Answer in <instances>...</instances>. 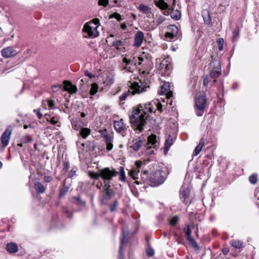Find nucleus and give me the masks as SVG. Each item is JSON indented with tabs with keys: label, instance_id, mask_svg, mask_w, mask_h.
<instances>
[{
	"label": "nucleus",
	"instance_id": "obj_12",
	"mask_svg": "<svg viewBox=\"0 0 259 259\" xmlns=\"http://www.w3.org/2000/svg\"><path fill=\"white\" fill-rule=\"evenodd\" d=\"M184 231L187 236V240L189 241V243H190L194 248L198 249L199 246L197 243L191 236V230L190 226L187 225L186 227L184 228Z\"/></svg>",
	"mask_w": 259,
	"mask_h": 259
},
{
	"label": "nucleus",
	"instance_id": "obj_59",
	"mask_svg": "<svg viewBox=\"0 0 259 259\" xmlns=\"http://www.w3.org/2000/svg\"><path fill=\"white\" fill-rule=\"evenodd\" d=\"M62 87L61 84H55L52 86V89L53 92H57Z\"/></svg>",
	"mask_w": 259,
	"mask_h": 259
},
{
	"label": "nucleus",
	"instance_id": "obj_35",
	"mask_svg": "<svg viewBox=\"0 0 259 259\" xmlns=\"http://www.w3.org/2000/svg\"><path fill=\"white\" fill-rule=\"evenodd\" d=\"M118 172V174H119V180L125 182L126 177L124 167L123 166H120L119 168V171Z\"/></svg>",
	"mask_w": 259,
	"mask_h": 259
},
{
	"label": "nucleus",
	"instance_id": "obj_36",
	"mask_svg": "<svg viewBox=\"0 0 259 259\" xmlns=\"http://www.w3.org/2000/svg\"><path fill=\"white\" fill-rule=\"evenodd\" d=\"M69 190V187L66 186L65 182H64L63 186L60 189L59 197H64Z\"/></svg>",
	"mask_w": 259,
	"mask_h": 259
},
{
	"label": "nucleus",
	"instance_id": "obj_51",
	"mask_svg": "<svg viewBox=\"0 0 259 259\" xmlns=\"http://www.w3.org/2000/svg\"><path fill=\"white\" fill-rule=\"evenodd\" d=\"M77 168L76 166H73L72 167L71 170L69 171L68 174V178H71L74 176L76 175V171L77 170Z\"/></svg>",
	"mask_w": 259,
	"mask_h": 259
},
{
	"label": "nucleus",
	"instance_id": "obj_54",
	"mask_svg": "<svg viewBox=\"0 0 259 259\" xmlns=\"http://www.w3.org/2000/svg\"><path fill=\"white\" fill-rule=\"evenodd\" d=\"M217 41L219 46V50L220 51L222 50L223 49L224 39L222 38H219Z\"/></svg>",
	"mask_w": 259,
	"mask_h": 259
},
{
	"label": "nucleus",
	"instance_id": "obj_26",
	"mask_svg": "<svg viewBox=\"0 0 259 259\" xmlns=\"http://www.w3.org/2000/svg\"><path fill=\"white\" fill-rule=\"evenodd\" d=\"M6 250L10 253H15L18 250V246L16 243H9L6 246Z\"/></svg>",
	"mask_w": 259,
	"mask_h": 259
},
{
	"label": "nucleus",
	"instance_id": "obj_22",
	"mask_svg": "<svg viewBox=\"0 0 259 259\" xmlns=\"http://www.w3.org/2000/svg\"><path fill=\"white\" fill-rule=\"evenodd\" d=\"M157 139L155 135H151L148 137L147 144V148H151L152 146L155 147L157 146Z\"/></svg>",
	"mask_w": 259,
	"mask_h": 259
},
{
	"label": "nucleus",
	"instance_id": "obj_53",
	"mask_svg": "<svg viewBox=\"0 0 259 259\" xmlns=\"http://www.w3.org/2000/svg\"><path fill=\"white\" fill-rule=\"evenodd\" d=\"M168 30L169 32H172L173 33L175 32L177 34L178 33V28L176 25H170L168 27Z\"/></svg>",
	"mask_w": 259,
	"mask_h": 259
},
{
	"label": "nucleus",
	"instance_id": "obj_10",
	"mask_svg": "<svg viewBox=\"0 0 259 259\" xmlns=\"http://www.w3.org/2000/svg\"><path fill=\"white\" fill-rule=\"evenodd\" d=\"M114 127L115 130L118 133L120 134L123 137L125 136L126 134L127 126L124 123L122 119L114 121Z\"/></svg>",
	"mask_w": 259,
	"mask_h": 259
},
{
	"label": "nucleus",
	"instance_id": "obj_50",
	"mask_svg": "<svg viewBox=\"0 0 259 259\" xmlns=\"http://www.w3.org/2000/svg\"><path fill=\"white\" fill-rule=\"evenodd\" d=\"M109 18H115L119 22L122 20L121 15L117 12H115L110 15L109 16Z\"/></svg>",
	"mask_w": 259,
	"mask_h": 259
},
{
	"label": "nucleus",
	"instance_id": "obj_14",
	"mask_svg": "<svg viewBox=\"0 0 259 259\" xmlns=\"http://www.w3.org/2000/svg\"><path fill=\"white\" fill-rule=\"evenodd\" d=\"M170 83L169 82H164L161 87L158 94L160 95L165 94L167 99H170L172 96V92L170 91Z\"/></svg>",
	"mask_w": 259,
	"mask_h": 259
},
{
	"label": "nucleus",
	"instance_id": "obj_45",
	"mask_svg": "<svg viewBox=\"0 0 259 259\" xmlns=\"http://www.w3.org/2000/svg\"><path fill=\"white\" fill-rule=\"evenodd\" d=\"M249 182L252 184H256L257 181V175L253 174L249 177Z\"/></svg>",
	"mask_w": 259,
	"mask_h": 259
},
{
	"label": "nucleus",
	"instance_id": "obj_1",
	"mask_svg": "<svg viewBox=\"0 0 259 259\" xmlns=\"http://www.w3.org/2000/svg\"><path fill=\"white\" fill-rule=\"evenodd\" d=\"M157 110L159 113L162 111V105L158 100H153L151 102L139 104L137 108L133 111L130 116V122L135 131L139 133L143 132L147 121L150 119V115L154 110Z\"/></svg>",
	"mask_w": 259,
	"mask_h": 259
},
{
	"label": "nucleus",
	"instance_id": "obj_30",
	"mask_svg": "<svg viewBox=\"0 0 259 259\" xmlns=\"http://www.w3.org/2000/svg\"><path fill=\"white\" fill-rule=\"evenodd\" d=\"M91 134V129L87 127H83L80 130L78 135L83 139H85Z\"/></svg>",
	"mask_w": 259,
	"mask_h": 259
},
{
	"label": "nucleus",
	"instance_id": "obj_11",
	"mask_svg": "<svg viewBox=\"0 0 259 259\" xmlns=\"http://www.w3.org/2000/svg\"><path fill=\"white\" fill-rule=\"evenodd\" d=\"M101 136L106 144V149L108 151H111L113 148V137L107 133V130L105 129L101 132Z\"/></svg>",
	"mask_w": 259,
	"mask_h": 259
},
{
	"label": "nucleus",
	"instance_id": "obj_60",
	"mask_svg": "<svg viewBox=\"0 0 259 259\" xmlns=\"http://www.w3.org/2000/svg\"><path fill=\"white\" fill-rule=\"evenodd\" d=\"M171 17L172 19H174L175 20H178L180 19V18H181V14L179 13V12H177V14H176V15L174 13H172L171 14Z\"/></svg>",
	"mask_w": 259,
	"mask_h": 259
},
{
	"label": "nucleus",
	"instance_id": "obj_56",
	"mask_svg": "<svg viewBox=\"0 0 259 259\" xmlns=\"http://www.w3.org/2000/svg\"><path fill=\"white\" fill-rule=\"evenodd\" d=\"M207 14V17H204L203 15H202L203 17L204 21L205 24H210L211 23V19L209 15L208 12L206 13Z\"/></svg>",
	"mask_w": 259,
	"mask_h": 259
},
{
	"label": "nucleus",
	"instance_id": "obj_37",
	"mask_svg": "<svg viewBox=\"0 0 259 259\" xmlns=\"http://www.w3.org/2000/svg\"><path fill=\"white\" fill-rule=\"evenodd\" d=\"M45 102L47 103V105L48 106V108L50 110L54 109H55L56 102L55 100H51V99H47L45 101H44L43 105L45 104Z\"/></svg>",
	"mask_w": 259,
	"mask_h": 259
},
{
	"label": "nucleus",
	"instance_id": "obj_43",
	"mask_svg": "<svg viewBox=\"0 0 259 259\" xmlns=\"http://www.w3.org/2000/svg\"><path fill=\"white\" fill-rule=\"evenodd\" d=\"M131 92L130 90L125 91L121 96H119V99L120 101H123L126 100L127 97L131 95Z\"/></svg>",
	"mask_w": 259,
	"mask_h": 259
},
{
	"label": "nucleus",
	"instance_id": "obj_8",
	"mask_svg": "<svg viewBox=\"0 0 259 259\" xmlns=\"http://www.w3.org/2000/svg\"><path fill=\"white\" fill-rule=\"evenodd\" d=\"M147 88H149V85H147V83L144 81H142L141 80H140L138 82H135L132 84L133 95H135L136 93L139 94L146 91Z\"/></svg>",
	"mask_w": 259,
	"mask_h": 259
},
{
	"label": "nucleus",
	"instance_id": "obj_48",
	"mask_svg": "<svg viewBox=\"0 0 259 259\" xmlns=\"http://www.w3.org/2000/svg\"><path fill=\"white\" fill-rule=\"evenodd\" d=\"M89 176L94 179L98 180L99 178H101V170L99 173L95 172H90L89 173Z\"/></svg>",
	"mask_w": 259,
	"mask_h": 259
},
{
	"label": "nucleus",
	"instance_id": "obj_16",
	"mask_svg": "<svg viewBox=\"0 0 259 259\" xmlns=\"http://www.w3.org/2000/svg\"><path fill=\"white\" fill-rule=\"evenodd\" d=\"M11 133L12 129L10 127H9L2 134L1 137V142L3 147H5L9 144Z\"/></svg>",
	"mask_w": 259,
	"mask_h": 259
},
{
	"label": "nucleus",
	"instance_id": "obj_7",
	"mask_svg": "<svg viewBox=\"0 0 259 259\" xmlns=\"http://www.w3.org/2000/svg\"><path fill=\"white\" fill-rule=\"evenodd\" d=\"M136 64L144 68L151 67L152 64L151 58L143 54L138 57H135Z\"/></svg>",
	"mask_w": 259,
	"mask_h": 259
},
{
	"label": "nucleus",
	"instance_id": "obj_24",
	"mask_svg": "<svg viewBox=\"0 0 259 259\" xmlns=\"http://www.w3.org/2000/svg\"><path fill=\"white\" fill-rule=\"evenodd\" d=\"M165 20V18L164 16L162 15H156L155 20L153 21V26L149 28L148 30L154 29L156 26L161 24Z\"/></svg>",
	"mask_w": 259,
	"mask_h": 259
},
{
	"label": "nucleus",
	"instance_id": "obj_27",
	"mask_svg": "<svg viewBox=\"0 0 259 259\" xmlns=\"http://www.w3.org/2000/svg\"><path fill=\"white\" fill-rule=\"evenodd\" d=\"M230 244L233 247L237 249H240L244 247L243 242L238 240H232L230 241Z\"/></svg>",
	"mask_w": 259,
	"mask_h": 259
},
{
	"label": "nucleus",
	"instance_id": "obj_55",
	"mask_svg": "<svg viewBox=\"0 0 259 259\" xmlns=\"http://www.w3.org/2000/svg\"><path fill=\"white\" fill-rule=\"evenodd\" d=\"M147 255L149 256H152L154 254V250L151 247H149L146 250Z\"/></svg>",
	"mask_w": 259,
	"mask_h": 259
},
{
	"label": "nucleus",
	"instance_id": "obj_57",
	"mask_svg": "<svg viewBox=\"0 0 259 259\" xmlns=\"http://www.w3.org/2000/svg\"><path fill=\"white\" fill-rule=\"evenodd\" d=\"M201 148H200L199 146H197L193 151L192 155L194 156H197L201 152Z\"/></svg>",
	"mask_w": 259,
	"mask_h": 259
},
{
	"label": "nucleus",
	"instance_id": "obj_61",
	"mask_svg": "<svg viewBox=\"0 0 259 259\" xmlns=\"http://www.w3.org/2000/svg\"><path fill=\"white\" fill-rule=\"evenodd\" d=\"M114 79L112 77H108L105 81V83L107 85H110L113 83Z\"/></svg>",
	"mask_w": 259,
	"mask_h": 259
},
{
	"label": "nucleus",
	"instance_id": "obj_32",
	"mask_svg": "<svg viewBox=\"0 0 259 259\" xmlns=\"http://www.w3.org/2000/svg\"><path fill=\"white\" fill-rule=\"evenodd\" d=\"M155 5L161 10H166L168 8V5L163 0L154 1Z\"/></svg>",
	"mask_w": 259,
	"mask_h": 259
},
{
	"label": "nucleus",
	"instance_id": "obj_20",
	"mask_svg": "<svg viewBox=\"0 0 259 259\" xmlns=\"http://www.w3.org/2000/svg\"><path fill=\"white\" fill-rule=\"evenodd\" d=\"M72 127L76 131H79L84 126V123L80 119H72L71 121Z\"/></svg>",
	"mask_w": 259,
	"mask_h": 259
},
{
	"label": "nucleus",
	"instance_id": "obj_25",
	"mask_svg": "<svg viewBox=\"0 0 259 259\" xmlns=\"http://www.w3.org/2000/svg\"><path fill=\"white\" fill-rule=\"evenodd\" d=\"M134 143L133 145L131 146V148L135 151H138L140 148L144 145V141L141 139L139 140H134L133 141Z\"/></svg>",
	"mask_w": 259,
	"mask_h": 259
},
{
	"label": "nucleus",
	"instance_id": "obj_64",
	"mask_svg": "<svg viewBox=\"0 0 259 259\" xmlns=\"http://www.w3.org/2000/svg\"><path fill=\"white\" fill-rule=\"evenodd\" d=\"M205 144V140L203 138H202L199 143V144L197 145L198 146H199L200 148H201L202 149L203 147L204 146Z\"/></svg>",
	"mask_w": 259,
	"mask_h": 259
},
{
	"label": "nucleus",
	"instance_id": "obj_21",
	"mask_svg": "<svg viewBox=\"0 0 259 259\" xmlns=\"http://www.w3.org/2000/svg\"><path fill=\"white\" fill-rule=\"evenodd\" d=\"M64 90L66 91L71 94H74L77 92V89L75 85L72 84L69 81H64Z\"/></svg>",
	"mask_w": 259,
	"mask_h": 259
},
{
	"label": "nucleus",
	"instance_id": "obj_39",
	"mask_svg": "<svg viewBox=\"0 0 259 259\" xmlns=\"http://www.w3.org/2000/svg\"><path fill=\"white\" fill-rule=\"evenodd\" d=\"M59 117L55 116L51 117L50 119V122L52 124L57 125V126H60L61 123L59 121Z\"/></svg>",
	"mask_w": 259,
	"mask_h": 259
},
{
	"label": "nucleus",
	"instance_id": "obj_5",
	"mask_svg": "<svg viewBox=\"0 0 259 259\" xmlns=\"http://www.w3.org/2000/svg\"><path fill=\"white\" fill-rule=\"evenodd\" d=\"M207 100L205 96H199L195 99V112L198 116L203 115L206 106Z\"/></svg>",
	"mask_w": 259,
	"mask_h": 259
},
{
	"label": "nucleus",
	"instance_id": "obj_13",
	"mask_svg": "<svg viewBox=\"0 0 259 259\" xmlns=\"http://www.w3.org/2000/svg\"><path fill=\"white\" fill-rule=\"evenodd\" d=\"M17 52L13 47H8L1 51V55L5 58H9L16 55Z\"/></svg>",
	"mask_w": 259,
	"mask_h": 259
},
{
	"label": "nucleus",
	"instance_id": "obj_58",
	"mask_svg": "<svg viewBox=\"0 0 259 259\" xmlns=\"http://www.w3.org/2000/svg\"><path fill=\"white\" fill-rule=\"evenodd\" d=\"M109 3V0H99L98 4L100 6L106 7Z\"/></svg>",
	"mask_w": 259,
	"mask_h": 259
},
{
	"label": "nucleus",
	"instance_id": "obj_18",
	"mask_svg": "<svg viewBox=\"0 0 259 259\" xmlns=\"http://www.w3.org/2000/svg\"><path fill=\"white\" fill-rule=\"evenodd\" d=\"M144 39V34L140 30H139L135 34L134 46L136 47H140Z\"/></svg>",
	"mask_w": 259,
	"mask_h": 259
},
{
	"label": "nucleus",
	"instance_id": "obj_62",
	"mask_svg": "<svg viewBox=\"0 0 259 259\" xmlns=\"http://www.w3.org/2000/svg\"><path fill=\"white\" fill-rule=\"evenodd\" d=\"M53 177L49 176H45L43 178V180L46 183H50L53 180Z\"/></svg>",
	"mask_w": 259,
	"mask_h": 259
},
{
	"label": "nucleus",
	"instance_id": "obj_2",
	"mask_svg": "<svg viewBox=\"0 0 259 259\" xmlns=\"http://www.w3.org/2000/svg\"><path fill=\"white\" fill-rule=\"evenodd\" d=\"M100 25L99 19L95 18L85 23L82 28L83 36L85 38H95L99 35L98 28Z\"/></svg>",
	"mask_w": 259,
	"mask_h": 259
},
{
	"label": "nucleus",
	"instance_id": "obj_42",
	"mask_svg": "<svg viewBox=\"0 0 259 259\" xmlns=\"http://www.w3.org/2000/svg\"><path fill=\"white\" fill-rule=\"evenodd\" d=\"M119 204V202L118 200H114L113 203L110 204L109 205V209L111 212H113L115 211L117 209V207Z\"/></svg>",
	"mask_w": 259,
	"mask_h": 259
},
{
	"label": "nucleus",
	"instance_id": "obj_44",
	"mask_svg": "<svg viewBox=\"0 0 259 259\" xmlns=\"http://www.w3.org/2000/svg\"><path fill=\"white\" fill-rule=\"evenodd\" d=\"M239 37V30L238 27H236L233 32V41H237Z\"/></svg>",
	"mask_w": 259,
	"mask_h": 259
},
{
	"label": "nucleus",
	"instance_id": "obj_9",
	"mask_svg": "<svg viewBox=\"0 0 259 259\" xmlns=\"http://www.w3.org/2000/svg\"><path fill=\"white\" fill-rule=\"evenodd\" d=\"M210 65L213 66V69L210 72V77L212 78H218L221 73V66L219 60L218 59L213 60L210 63Z\"/></svg>",
	"mask_w": 259,
	"mask_h": 259
},
{
	"label": "nucleus",
	"instance_id": "obj_28",
	"mask_svg": "<svg viewBox=\"0 0 259 259\" xmlns=\"http://www.w3.org/2000/svg\"><path fill=\"white\" fill-rule=\"evenodd\" d=\"M173 144V139L172 137L169 135L167 139L166 140L164 144V152L165 154H166L168 151L169 150L170 147Z\"/></svg>",
	"mask_w": 259,
	"mask_h": 259
},
{
	"label": "nucleus",
	"instance_id": "obj_3",
	"mask_svg": "<svg viewBox=\"0 0 259 259\" xmlns=\"http://www.w3.org/2000/svg\"><path fill=\"white\" fill-rule=\"evenodd\" d=\"M137 64L135 57L128 58L124 57L122 62L119 65V68L121 71L125 72H133L136 68Z\"/></svg>",
	"mask_w": 259,
	"mask_h": 259
},
{
	"label": "nucleus",
	"instance_id": "obj_4",
	"mask_svg": "<svg viewBox=\"0 0 259 259\" xmlns=\"http://www.w3.org/2000/svg\"><path fill=\"white\" fill-rule=\"evenodd\" d=\"M166 173L164 170H157L151 173L149 177V180L154 186H159L162 184L165 180Z\"/></svg>",
	"mask_w": 259,
	"mask_h": 259
},
{
	"label": "nucleus",
	"instance_id": "obj_6",
	"mask_svg": "<svg viewBox=\"0 0 259 259\" xmlns=\"http://www.w3.org/2000/svg\"><path fill=\"white\" fill-rule=\"evenodd\" d=\"M118 174V171L113 168L106 167L101 170V178L104 180V185L107 183L110 184V181Z\"/></svg>",
	"mask_w": 259,
	"mask_h": 259
},
{
	"label": "nucleus",
	"instance_id": "obj_46",
	"mask_svg": "<svg viewBox=\"0 0 259 259\" xmlns=\"http://www.w3.org/2000/svg\"><path fill=\"white\" fill-rule=\"evenodd\" d=\"M32 141V138L29 135H26V136H23L21 138V141L24 144L31 143Z\"/></svg>",
	"mask_w": 259,
	"mask_h": 259
},
{
	"label": "nucleus",
	"instance_id": "obj_63",
	"mask_svg": "<svg viewBox=\"0 0 259 259\" xmlns=\"http://www.w3.org/2000/svg\"><path fill=\"white\" fill-rule=\"evenodd\" d=\"M63 169L66 171H67L69 168V162L68 161H65L63 163Z\"/></svg>",
	"mask_w": 259,
	"mask_h": 259
},
{
	"label": "nucleus",
	"instance_id": "obj_41",
	"mask_svg": "<svg viewBox=\"0 0 259 259\" xmlns=\"http://www.w3.org/2000/svg\"><path fill=\"white\" fill-rule=\"evenodd\" d=\"M139 172L140 169H137L136 168H134L130 171L129 174L131 177L135 180L137 178V176H138Z\"/></svg>",
	"mask_w": 259,
	"mask_h": 259
},
{
	"label": "nucleus",
	"instance_id": "obj_47",
	"mask_svg": "<svg viewBox=\"0 0 259 259\" xmlns=\"http://www.w3.org/2000/svg\"><path fill=\"white\" fill-rule=\"evenodd\" d=\"M177 34H176L175 32L173 33L172 32H167L165 34V36L167 39H168L169 40H171L172 39L175 38L177 36Z\"/></svg>",
	"mask_w": 259,
	"mask_h": 259
},
{
	"label": "nucleus",
	"instance_id": "obj_33",
	"mask_svg": "<svg viewBox=\"0 0 259 259\" xmlns=\"http://www.w3.org/2000/svg\"><path fill=\"white\" fill-rule=\"evenodd\" d=\"M123 46L124 42L120 40L116 39L111 42V46L115 47L117 50H120Z\"/></svg>",
	"mask_w": 259,
	"mask_h": 259
},
{
	"label": "nucleus",
	"instance_id": "obj_17",
	"mask_svg": "<svg viewBox=\"0 0 259 259\" xmlns=\"http://www.w3.org/2000/svg\"><path fill=\"white\" fill-rule=\"evenodd\" d=\"M128 230L127 228H122V235L121 237L120 238V245L119 246V256H118V259H124L123 254L122 253V245L124 242V239L128 235Z\"/></svg>",
	"mask_w": 259,
	"mask_h": 259
},
{
	"label": "nucleus",
	"instance_id": "obj_34",
	"mask_svg": "<svg viewBox=\"0 0 259 259\" xmlns=\"http://www.w3.org/2000/svg\"><path fill=\"white\" fill-rule=\"evenodd\" d=\"M71 201L79 206H84L85 204V202L82 200L79 196H74L71 198Z\"/></svg>",
	"mask_w": 259,
	"mask_h": 259
},
{
	"label": "nucleus",
	"instance_id": "obj_40",
	"mask_svg": "<svg viewBox=\"0 0 259 259\" xmlns=\"http://www.w3.org/2000/svg\"><path fill=\"white\" fill-rule=\"evenodd\" d=\"M98 91V85L96 83L92 84L91 88L90 91V95L92 96L95 95L97 93Z\"/></svg>",
	"mask_w": 259,
	"mask_h": 259
},
{
	"label": "nucleus",
	"instance_id": "obj_49",
	"mask_svg": "<svg viewBox=\"0 0 259 259\" xmlns=\"http://www.w3.org/2000/svg\"><path fill=\"white\" fill-rule=\"evenodd\" d=\"M113 2L114 3L115 6L121 7L125 5V2L124 0H114Z\"/></svg>",
	"mask_w": 259,
	"mask_h": 259
},
{
	"label": "nucleus",
	"instance_id": "obj_29",
	"mask_svg": "<svg viewBox=\"0 0 259 259\" xmlns=\"http://www.w3.org/2000/svg\"><path fill=\"white\" fill-rule=\"evenodd\" d=\"M34 187L38 193H44L46 189V188L39 182H36Z\"/></svg>",
	"mask_w": 259,
	"mask_h": 259
},
{
	"label": "nucleus",
	"instance_id": "obj_23",
	"mask_svg": "<svg viewBox=\"0 0 259 259\" xmlns=\"http://www.w3.org/2000/svg\"><path fill=\"white\" fill-rule=\"evenodd\" d=\"M139 10L141 12H142L143 13L147 15V16L148 17H151V16L153 15L152 14L151 8H150L145 5H143V4L140 5V6L139 7Z\"/></svg>",
	"mask_w": 259,
	"mask_h": 259
},
{
	"label": "nucleus",
	"instance_id": "obj_52",
	"mask_svg": "<svg viewBox=\"0 0 259 259\" xmlns=\"http://www.w3.org/2000/svg\"><path fill=\"white\" fill-rule=\"evenodd\" d=\"M179 220V217L177 215L172 217L169 222V224L171 226H175Z\"/></svg>",
	"mask_w": 259,
	"mask_h": 259
},
{
	"label": "nucleus",
	"instance_id": "obj_31",
	"mask_svg": "<svg viewBox=\"0 0 259 259\" xmlns=\"http://www.w3.org/2000/svg\"><path fill=\"white\" fill-rule=\"evenodd\" d=\"M168 63V62L167 60L163 59L159 64H157L156 67L159 71V73L162 74L164 69H165V68H166V66H167Z\"/></svg>",
	"mask_w": 259,
	"mask_h": 259
},
{
	"label": "nucleus",
	"instance_id": "obj_19",
	"mask_svg": "<svg viewBox=\"0 0 259 259\" xmlns=\"http://www.w3.org/2000/svg\"><path fill=\"white\" fill-rule=\"evenodd\" d=\"M180 198L182 201L186 204L188 203V199L190 195V190L188 188L182 187L180 191Z\"/></svg>",
	"mask_w": 259,
	"mask_h": 259
},
{
	"label": "nucleus",
	"instance_id": "obj_15",
	"mask_svg": "<svg viewBox=\"0 0 259 259\" xmlns=\"http://www.w3.org/2000/svg\"><path fill=\"white\" fill-rule=\"evenodd\" d=\"M104 188L105 189L103 191V199L105 200L108 201L114 196L115 193L112 189H110V184L109 183L105 184Z\"/></svg>",
	"mask_w": 259,
	"mask_h": 259
},
{
	"label": "nucleus",
	"instance_id": "obj_38",
	"mask_svg": "<svg viewBox=\"0 0 259 259\" xmlns=\"http://www.w3.org/2000/svg\"><path fill=\"white\" fill-rule=\"evenodd\" d=\"M172 68V65L170 63L168 62L167 66H166V68H165V69H164L163 71L162 72V75L164 76H169L171 73Z\"/></svg>",
	"mask_w": 259,
	"mask_h": 259
}]
</instances>
